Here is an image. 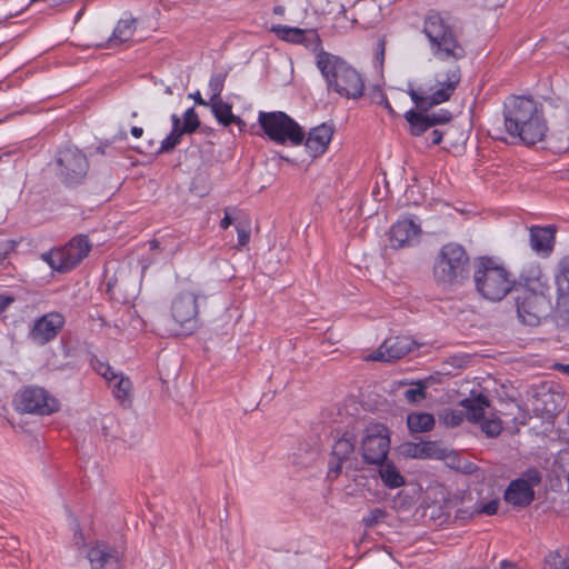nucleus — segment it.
Masks as SVG:
<instances>
[{"mask_svg":"<svg viewBox=\"0 0 569 569\" xmlns=\"http://www.w3.org/2000/svg\"><path fill=\"white\" fill-rule=\"evenodd\" d=\"M201 122L194 110V108H189L183 113V122L179 119V129L183 134L193 133L199 127Z\"/></svg>","mask_w":569,"mask_h":569,"instance_id":"obj_34","label":"nucleus"},{"mask_svg":"<svg viewBox=\"0 0 569 569\" xmlns=\"http://www.w3.org/2000/svg\"><path fill=\"white\" fill-rule=\"evenodd\" d=\"M333 136V128L328 123H321L312 128L308 137H305V146L309 154L317 158L326 152Z\"/></svg>","mask_w":569,"mask_h":569,"instance_id":"obj_22","label":"nucleus"},{"mask_svg":"<svg viewBox=\"0 0 569 569\" xmlns=\"http://www.w3.org/2000/svg\"><path fill=\"white\" fill-rule=\"evenodd\" d=\"M387 517V511L382 508H375L362 518V525L366 528H372Z\"/></svg>","mask_w":569,"mask_h":569,"instance_id":"obj_38","label":"nucleus"},{"mask_svg":"<svg viewBox=\"0 0 569 569\" xmlns=\"http://www.w3.org/2000/svg\"><path fill=\"white\" fill-rule=\"evenodd\" d=\"M557 228L549 226H532L529 228L530 248L542 258L551 254L555 247Z\"/></svg>","mask_w":569,"mask_h":569,"instance_id":"obj_20","label":"nucleus"},{"mask_svg":"<svg viewBox=\"0 0 569 569\" xmlns=\"http://www.w3.org/2000/svg\"><path fill=\"white\" fill-rule=\"evenodd\" d=\"M112 388V395L113 397L119 400L122 405L126 402H131V389H132V382L129 379V377L123 376L122 373L118 375V379L113 380Z\"/></svg>","mask_w":569,"mask_h":569,"instance_id":"obj_32","label":"nucleus"},{"mask_svg":"<svg viewBox=\"0 0 569 569\" xmlns=\"http://www.w3.org/2000/svg\"><path fill=\"white\" fill-rule=\"evenodd\" d=\"M543 569H569V549H558L545 557Z\"/></svg>","mask_w":569,"mask_h":569,"instance_id":"obj_33","label":"nucleus"},{"mask_svg":"<svg viewBox=\"0 0 569 569\" xmlns=\"http://www.w3.org/2000/svg\"><path fill=\"white\" fill-rule=\"evenodd\" d=\"M499 569H519L517 563L510 560H501L499 563Z\"/></svg>","mask_w":569,"mask_h":569,"instance_id":"obj_50","label":"nucleus"},{"mask_svg":"<svg viewBox=\"0 0 569 569\" xmlns=\"http://www.w3.org/2000/svg\"><path fill=\"white\" fill-rule=\"evenodd\" d=\"M172 129L170 133L161 141L160 147L156 150L154 154H162L172 151L180 142L183 133L179 127V116L171 114Z\"/></svg>","mask_w":569,"mask_h":569,"instance_id":"obj_29","label":"nucleus"},{"mask_svg":"<svg viewBox=\"0 0 569 569\" xmlns=\"http://www.w3.org/2000/svg\"><path fill=\"white\" fill-rule=\"evenodd\" d=\"M557 302L569 312V257H565L559 262V269L556 274Z\"/></svg>","mask_w":569,"mask_h":569,"instance_id":"obj_24","label":"nucleus"},{"mask_svg":"<svg viewBox=\"0 0 569 569\" xmlns=\"http://www.w3.org/2000/svg\"><path fill=\"white\" fill-rule=\"evenodd\" d=\"M505 500L516 507H527L535 500V490L522 480H512L505 491Z\"/></svg>","mask_w":569,"mask_h":569,"instance_id":"obj_23","label":"nucleus"},{"mask_svg":"<svg viewBox=\"0 0 569 569\" xmlns=\"http://www.w3.org/2000/svg\"><path fill=\"white\" fill-rule=\"evenodd\" d=\"M407 426L411 432H427L435 427V418L428 412H412L407 417Z\"/></svg>","mask_w":569,"mask_h":569,"instance_id":"obj_30","label":"nucleus"},{"mask_svg":"<svg viewBox=\"0 0 569 569\" xmlns=\"http://www.w3.org/2000/svg\"><path fill=\"white\" fill-rule=\"evenodd\" d=\"M473 281L477 291L490 301H500L515 286L511 273L490 257H480L476 260Z\"/></svg>","mask_w":569,"mask_h":569,"instance_id":"obj_7","label":"nucleus"},{"mask_svg":"<svg viewBox=\"0 0 569 569\" xmlns=\"http://www.w3.org/2000/svg\"><path fill=\"white\" fill-rule=\"evenodd\" d=\"M131 134L134 137V138H140L142 137L143 134V129L140 128V127H132L131 128Z\"/></svg>","mask_w":569,"mask_h":569,"instance_id":"obj_54","label":"nucleus"},{"mask_svg":"<svg viewBox=\"0 0 569 569\" xmlns=\"http://www.w3.org/2000/svg\"><path fill=\"white\" fill-rule=\"evenodd\" d=\"M470 259L466 249L456 242L441 247L435 264L433 278L438 286L455 289L469 279Z\"/></svg>","mask_w":569,"mask_h":569,"instance_id":"obj_6","label":"nucleus"},{"mask_svg":"<svg viewBox=\"0 0 569 569\" xmlns=\"http://www.w3.org/2000/svg\"><path fill=\"white\" fill-rule=\"evenodd\" d=\"M562 368H563V370H565L567 373H569V365H567V366H562Z\"/></svg>","mask_w":569,"mask_h":569,"instance_id":"obj_62","label":"nucleus"},{"mask_svg":"<svg viewBox=\"0 0 569 569\" xmlns=\"http://www.w3.org/2000/svg\"><path fill=\"white\" fill-rule=\"evenodd\" d=\"M316 63L329 90L347 99H359L363 96L365 81L361 74L340 57L320 50Z\"/></svg>","mask_w":569,"mask_h":569,"instance_id":"obj_4","label":"nucleus"},{"mask_svg":"<svg viewBox=\"0 0 569 569\" xmlns=\"http://www.w3.org/2000/svg\"><path fill=\"white\" fill-rule=\"evenodd\" d=\"M422 32L436 59L458 61L467 56L460 41L461 31L449 12L429 10L423 19Z\"/></svg>","mask_w":569,"mask_h":569,"instance_id":"obj_3","label":"nucleus"},{"mask_svg":"<svg viewBox=\"0 0 569 569\" xmlns=\"http://www.w3.org/2000/svg\"><path fill=\"white\" fill-rule=\"evenodd\" d=\"M153 147V142L149 141V149L148 150H141L140 148H136V150L140 153H151V148Z\"/></svg>","mask_w":569,"mask_h":569,"instance_id":"obj_56","label":"nucleus"},{"mask_svg":"<svg viewBox=\"0 0 569 569\" xmlns=\"http://www.w3.org/2000/svg\"><path fill=\"white\" fill-rule=\"evenodd\" d=\"M481 430L490 438H496L501 433L502 426L500 419H482Z\"/></svg>","mask_w":569,"mask_h":569,"instance_id":"obj_37","label":"nucleus"},{"mask_svg":"<svg viewBox=\"0 0 569 569\" xmlns=\"http://www.w3.org/2000/svg\"><path fill=\"white\" fill-rule=\"evenodd\" d=\"M13 302L14 298L12 296L0 293V312H3Z\"/></svg>","mask_w":569,"mask_h":569,"instance_id":"obj_47","label":"nucleus"},{"mask_svg":"<svg viewBox=\"0 0 569 569\" xmlns=\"http://www.w3.org/2000/svg\"><path fill=\"white\" fill-rule=\"evenodd\" d=\"M136 31V19L132 17L120 19L112 32L109 42L122 43L129 41Z\"/></svg>","mask_w":569,"mask_h":569,"instance_id":"obj_31","label":"nucleus"},{"mask_svg":"<svg viewBox=\"0 0 569 569\" xmlns=\"http://www.w3.org/2000/svg\"><path fill=\"white\" fill-rule=\"evenodd\" d=\"M126 137H127L126 131L120 132V134H119L120 140L126 139Z\"/></svg>","mask_w":569,"mask_h":569,"instance_id":"obj_60","label":"nucleus"},{"mask_svg":"<svg viewBox=\"0 0 569 569\" xmlns=\"http://www.w3.org/2000/svg\"><path fill=\"white\" fill-rule=\"evenodd\" d=\"M91 569H121L122 551L108 541L96 540L88 547L86 555Z\"/></svg>","mask_w":569,"mask_h":569,"instance_id":"obj_13","label":"nucleus"},{"mask_svg":"<svg viewBox=\"0 0 569 569\" xmlns=\"http://www.w3.org/2000/svg\"><path fill=\"white\" fill-rule=\"evenodd\" d=\"M375 465L378 467L379 478L386 488L397 489L405 486V477L401 475L393 461L389 460L388 457L386 460H382V462Z\"/></svg>","mask_w":569,"mask_h":569,"instance_id":"obj_25","label":"nucleus"},{"mask_svg":"<svg viewBox=\"0 0 569 569\" xmlns=\"http://www.w3.org/2000/svg\"><path fill=\"white\" fill-rule=\"evenodd\" d=\"M231 224H232V219H231V217H230L228 213H226V214H224V217H223V218L221 219V221H220V227H221L222 229H227V228H229Z\"/></svg>","mask_w":569,"mask_h":569,"instance_id":"obj_52","label":"nucleus"},{"mask_svg":"<svg viewBox=\"0 0 569 569\" xmlns=\"http://www.w3.org/2000/svg\"><path fill=\"white\" fill-rule=\"evenodd\" d=\"M357 436L346 431L335 440L328 461L327 478L335 481L342 472V468L358 470L359 460L356 456Z\"/></svg>","mask_w":569,"mask_h":569,"instance_id":"obj_10","label":"nucleus"},{"mask_svg":"<svg viewBox=\"0 0 569 569\" xmlns=\"http://www.w3.org/2000/svg\"><path fill=\"white\" fill-rule=\"evenodd\" d=\"M415 348L416 342L408 336L389 337L370 358L375 361L391 362L403 358Z\"/></svg>","mask_w":569,"mask_h":569,"instance_id":"obj_18","label":"nucleus"},{"mask_svg":"<svg viewBox=\"0 0 569 569\" xmlns=\"http://www.w3.org/2000/svg\"><path fill=\"white\" fill-rule=\"evenodd\" d=\"M190 98H192V99L194 100V102H196L197 104H199V106H206V107L210 106V100H209V101L204 100V99L201 97V94H200V92H199V91H197V92H194V93L190 94Z\"/></svg>","mask_w":569,"mask_h":569,"instance_id":"obj_49","label":"nucleus"},{"mask_svg":"<svg viewBox=\"0 0 569 569\" xmlns=\"http://www.w3.org/2000/svg\"><path fill=\"white\" fill-rule=\"evenodd\" d=\"M390 450L389 429L381 423L369 426L361 440L360 452L367 465L382 462Z\"/></svg>","mask_w":569,"mask_h":569,"instance_id":"obj_12","label":"nucleus"},{"mask_svg":"<svg viewBox=\"0 0 569 569\" xmlns=\"http://www.w3.org/2000/svg\"><path fill=\"white\" fill-rule=\"evenodd\" d=\"M489 399L483 393L466 398L461 406L467 410V417L472 422L481 421L485 418V409L489 407Z\"/></svg>","mask_w":569,"mask_h":569,"instance_id":"obj_27","label":"nucleus"},{"mask_svg":"<svg viewBox=\"0 0 569 569\" xmlns=\"http://www.w3.org/2000/svg\"><path fill=\"white\" fill-rule=\"evenodd\" d=\"M283 11H284V9H283V7H281V6H277V7H274V9H273V12H274L276 14H282V13H283Z\"/></svg>","mask_w":569,"mask_h":569,"instance_id":"obj_57","label":"nucleus"},{"mask_svg":"<svg viewBox=\"0 0 569 569\" xmlns=\"http://www.w3.org/2000/svg\"><path fill=\"white\" fill-rule=\"evenodd\" d=\"M41 258L50 266L52 270L58 272H66L62 254L59 248L42 253Z\"/></svg>","mask_w":569,"mask_h":569,"instance_id":"obj_36","label":"nucleus"},{"mask_svg":"<svg viewBox=\"0 0 569 569\" xmlns=\"http://www.w3.org/2000/svg\"><path fill=\"white\" fill-rule=\"evenodd\" d=\"M228 73L226 71L216 72L209 80V89L211 91L210 102L221 99V92Z\"/></svg>","mask_w":569,"mask_h":569,"instance_id":"obj_35","label":"nucleus"},{"mask_svg":"<svg viewBox=\"0 0 569 569\" xmlns=\"http://www.w3.org/2000/svg\"><path fill=\"white\" fill-rule=\"evenodd\" d=\"M93 369L98 375L103 377L109 383H112L114 379H118V375L108 363L97 361Z\"/></svg>","mask_w":569,"mask_h":569,"instance_id":"obj_41","label":"nucleus"},{"mask_svg":"<svg viewBox=\"0 0 569 569\" xmlns=\"http://www.w3.org/2000/svg\"><path fill=\"white\" fill-rule=\"evenodd\" d=\"M149 244H150V250H160V251H166L167 250L166 247L161 246V242L158 239L151 240L149 242Z\"/></svg>","mask_w":569,"mask_h":569,"instance_id":"obj_51","label":"nucleus"},{"mask_svg":"<svg viewBox=\"0 0 569 569\" xmlns=\"http://www.w3.org/2000/svg\"><path fill=\"white\" fill-rule=\"evenodd\" d=\"M563 396L549 383H542L536 388L531 399L532 410L536 416L551 418L562 409Z\"/></svg>","mask_w":569,"mask_h":569,"instance_id":"obj_14","label":"nucleus"},{"mask_svg":"<svg viewBox=\"0 0 569 569\" xmlns=\"http://www.w3.org/2000/svg\"><path fill=\"white\" fill-rule=\"evenodd\" d=\"M117 284H111L110 282L108 283V291L111 293V295H114V289H116Z\"/></svg>","mask_w":569,"mask_h":569,"instance_id":"obj_58","label":"nucleus"},{"mask_svg":"<svg viewBox=\"0 0 569 569\" xmlns=\"http://www.w3.org/2000/svg\"><path fill=\"white\" fill-rule=\"evenodd\" d=\"M14 403L17 411L22 413L48 416L59 410L58 400L38 386H26L20 389Z\"/></svg>","mask_w":569,"mask_h":569,"instance_id":"obj_11","label":"nucleus"},{"mask_svg":"<svg viewBox=\"0 0 569 569\" xmlns=\"http://www.w3.org/2000/svg\"><path fill=\"white\" fill-rule=\"evenodd\" d=\"M92 243L88 236L78 234L64 247L59 248L62 254L66 272L78 266L90 252Z\"/></svg>","mask_w":569,"mask_h":569,"instance_id":"obj_21","label":"nucleus"},{"mask_svg":"<svg viewBox=\"0 0 569 569\" xmlns=\"http://www.w3.org/2000/svg\"><path fill=\"white\" fill-rule=\"evenodd\" d=\"M198 303L192 292H180L172 301L171 316L186 331L192 332L197 328Z\"/></svg>","mask_w":569,"mask_h":569,"instance_id":"obj_15","label":"nucleus"},{"mask_svg":"<svg viewBox=\"0 0 569 569\" xmlns=\"http://www.w3.org/2000/svg\"><path fill=\"white\" fill-rule=\"evenodd\" d=\"M567 480H568V491H569V472H568Z\"/></svg>","mask_w":569,"mask_h":569,"instance_id":"obj_63","label":"nucleus"},{"mask_svg":"<svg viewBox=\"0 0 569 569\" xmlns=\"http://www.w3.org/2000/svg\"><path fill=\"white\" fill-rule=\"evenodd\" d=\"M492 138L498 139V140H501V141H507V139H506V138L500 137L499 134H492Z\"/></svg>","mask_w":569,"mask_h":569,"instance_id":"obj_59","label":"nucleus"},{"mask_svg":"<svg viewBox=\"0 0 569 569\" xmlns=\"http://www.w3.org/2000/svg\"><path fill=\"white\" fill-rule=\"evenodd\" d=\"M66 322L64 317L60 312H49L34 321L30 330L31 340L39 346L56 339Z\"/></svg>","mask_w":569,"mask_h":569,"instance_id":"obj_17","label":"nucleus"},{"mask_svg":"<svg viewBox=\"0 0 569 569\" xmlns=\"http://www.w3.org/2000/svg\"><path fill=\"white\" fill-rule=\"evenodd\" d=\"M436 81L438 89L431 94H423L415 89H410L408 91L411 100L417 107V110L410 109L405 113V118L410 126V133L412 136H421L428 129L438 124L447 123L452 119V113L447 109H440L432 113L426 112L432 107L450 100L461 81L460 67L455 66L446 72L438 73Z\"/></svg>","mask_w":569,"mask_h":569,"instance_id":"obj_1","label":"nucleus"},{"mask_svg":"<svg viewBox=\"0 0 569 569\" xmlns=\"http://www.w3.org/2000/svg\"><path fill=\"white\" fill-rule=\"evenodd\" d=\"M549 290L547 278L541 272L535 278L527 279L525 284L516 289V310L522 323L536 327L549 316Z\"/></svg>","mask_w":569,"mask_h":569,"instance_id":"obj_5","label":"nucleus"},{"mask_svg":"<svg viewBox=\"0 0 569 569\" xmlns=\"http://www.w3.org/2000/svg\"><path fill=\"white\" fill-rule=\"evenodd\" d=\"M445 423L449 427H457L463 421V415L460 411L449 410L445 413Z\"/></svg>","mask_w":569,"mask_h":569,"instance_id":"obj_43","label":"nucleus"},{"mask_svg":"<svg viewBox=\"0 0 569 569\" xmlns=\"http://www.w3.org/2000/svg\"><path fill=\"white\" fill-rule=\"evenodd\" d=\"M541 472L536 468H529L522 472L521 477L517 480H522L529 488H535L541 482Z\"/></svg>","mask_w":569,"mask_h":569,"instance_id":"obj_39","label":"nucleus"},{"mask_svg":"<svg viewBox=\"0 0 569 569\" xmlns=\"http://www.w3.org/2000/svg\"><path fill=\"white\" fill-rule=\"evenodd\" d=\"M369 97L372 102L381 103V101H383L387 96L379 86H373L369 90Z\"/></svg>","mask_w":569,"mask_h":569,"instance_id":"obj_45","label":"nucleus"},{"mask_svg":"<svg viewBox=\"0 0 569 569\" xmlns=\"http://www.w3.org/2000/svg\"><path fill=\"white\" fill-rule=\"evenodd\" d=\"M97 151H98V152H100V153H102V154L104 153V149H103L102 147H99V148L97 149Z\"/></svg>","mask_w":569,"mask_h":569,"instance_id":"obj_61","label":"nucleus"},{"mask_svg":"<svg viewBox=\"0 0 569 569\" xmlns=\"http://www.w3.org/2000/svg\"><path fill=\"white\" fill-rule=\"evenodd\" d=\"M417 385V388H410L405 391V398L409 403H416L426 398V386L420 381Z\"/></svg>","mask_w":569,"mask_h":569,"instance_id":"obj_40","label":"nucleus"},{"mask_svg":"<svg viewBox=\"0 0 569 569\" xmlns=\"http://www.w3.org/2000/svg\"><path fill=\"white\" fill-rule=\"evenodd\" d=\"M237 233H238V246L244 247L246 244H248V242L250 240V232L247 229L237 226Z\"/></svg>","mask_w":569,"mask_h":569,"instance_id":"obj_46","label":"nucleus"},{"mask_svg":"<svg viewBox=\"0 0 569 569\" xmlns=\"http://www.w3.org/2000/svg\"><path fill=\"white\" fill-rule=\"evenodd\" d=\"M421 228L410 218L398 220L390 229V244L395 249L411 247L419 241Z\"/></svg>","mask_w":569,"mask_h":569,"instance_id":"obj_19","label":"nucleus"},{"mask_svg":"<svg viewBox=\"0 0 569 569\" xmlns=\"http://www.w3.org/2000/svg\"><path fill=\"white\" fill-rule=\"evenodd\" d=\"M210 107L216 120L223 127L236 123L241 131L246 127V122L240 117L232 113L231 104L224 102L222 99L210 102Z\"/></svg>","mask_w":569,"mask_h":569,"instance_id":"obj_26","label":"nucleus"},{"mask_svg":"<svg viewBox=\"0 0 569 569\" xmlns=\"http://www.w3.org/2000/svg\"><path fill=\"white\" fill-rule=\"evenodd\" d=\"M271 31L280 39L290 43L302 44L312 52L323 50L321 48V39L313 29H300L297 27H288L283 24H274Z\"/></svg>","mask_w":569,"mask_h":569,"instance_id":"obj_16","label":"nucleus"},{"mask_svg":"<svg viewBox=\"0 0 569 569\" xmlns=\"http://www.w3.org/2000/svg\"><path fill=\"white\" fill-rule=\"evenodd\" d=\"M443 134H445V131H442V130H439V129L432 130L431 134H430L431 136V144L432 146L439 144L442 141Z\"/></svg>","mask_w":569,"mask_h":569,"instance_id":"obj_48","label":"nucleus"},{"mask_svg":"<svg viewBox=\"0 0 569 569\" xmlns=\"http://www.w3.org/2000/svg\"><path fill=\"white\" fill-rule=\"evenodd\" d=\"M499 508V502L497 500H490L487 503L481 505L480 507L476 508L473 513L476 515H488L492 516L496 515Z\"/></svg>","mask_w":569,"mask_h":569,"instance_id":"obj_42","label":"nucleus"},{"mask_svg":"<svg viewBox=\"0 0 569 569\" xmlns=\"http://www.w3.org/2000/svg\"><path fill=\"white\" fill-rule=\"evenodd\" d=\"M7 254H8V250L3 247V246H0V266H2L7 259Z\"/></svg>","mask_w":569,"mask_h":569,"instance_id":"obj_55","label":"nucleus"},{"mask_svg":"<svg viewBox=\"0 0 569 569\" xmlns=\"http://www.w3.org/2000/svg\"><path fill=\"white\" fill-rule=\"evenodd\" d=\"M73 543L74 546H77L79 549L84 547L86 543H84V536L82 533V530L79 526V522L78 520L74 518L73 519Z\"/></svg>","mask_w":569,"mask_h":569,"instance_id":"obj_44","label":"nucleus"},{"mask_svg":"<svg viewBox=\"0 0 569 569\" xmlns=\"http://www.w3.org/2000/svg\"><path fill=\"white\" fill-rule=\"evenodd\" d=\"M381 106H383V108L391 114V116H395L396 112L392 108V106L390 104L388 98L386 97L383 101H381L380 103Z\"/></svg>","mask_w":569,"mask_h":569,"instance_id":"obj_53","label":"nucleus"},{"mask_svg":"<svg viewBox=\"0 0 569 569\" xmlns=\"http://www.w3.org/2000/svg\"><path fill=\"white\" fill-rule=\"evenodd\" d=\"M436 448L432 441L405 442L400 446V452L406 458L426 459L433 457Z\"/></svg>","mask_w":569,"mask_h":569,"instance_id":"obj_28","label":"nucleus"},{"mask_svg":"<svg viewBox=\"0 0 569 569\" xmlns=\"http://www.w3.org/2000/svg\"><path fill=\"white\" fill-rule=\"evenodd\" d=\"M258 123L263 133L278 144L300 146L305 140V130L283 111H259Z\"/></svg>","mask_w":569,"mask_h":569,"instance_id":"obj_8","label":"nucleus"},{"mask_svg":"<svg viewBox=\"0 0 569 569\" xmlns=\"http://www.w3.org/2000/svg\"><path fill=\"white\" fill-rule=\"evenodd\" d=\"M506 133L520 143L531 147L548 137L543 106L531 97L510 96L503 102Z\"/></svg>","mask_w":569,"mask_h":569,"instance_id":"obj_2","label":"nucleus"},{"mask_svg":"<svg viewBox=\"0 0 569 569\" xmlns=\"http://www.w3.org/2000/svg\"><path fill=\"white\" fill-rule=\"evenodd\" d=\"M56 164L58 178L68 188L82 184L89 171V161L86 154L73 146L58 151Z\"/></svg>","mask_w":569,"mask_h":569,"instance_id":"obj_9","label":"nucleus"}]
</instances>
